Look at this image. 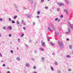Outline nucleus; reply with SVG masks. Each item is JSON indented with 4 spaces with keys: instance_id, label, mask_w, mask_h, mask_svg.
<instances>
[{
    "instance_id": "1",
    "label": "nucleus",
    "mask_w": 73,
    "mask_h": 73,
    "mask_svg": "<svg viewBox=\"0 0 73 73\" xmlns=\"http://www.w3.org/2000/svg\"><path fill=\"white\" fill-rule=\"evenodd\" d=\"M59 44L60 46V48L62 49L64 48V45L63 44V43L61 42H59Z\"/></svg>"
},
{
    "instance_id": "2",
    "label": "nucleus",
    "mask_w": 73,
    "mask_h": 73,
    "mask_svg": "<svg viewBox=\"0 0 73 73\" xmlns=\"http://www.w3.org/2000/svg\"><path fill=\"white\" fill-rule=\"evenodd\" d=\"M41 43L43 46H45V42H43V40H41Z\"/></svg>"
},
{
    "instance_id": "3",
    "label": "nucleus",
    "mask_w": 73,
    "mask_h": 73,
    "mask_svg": "<svg viewBox=\"0 0 73 73\" xmlns=\"http://www.w3.org/2000/svg\"><path fill=\"white\" fill-rule=\"evenodd\" d=\"M63 11L64 12H66L67 14H68V11H67V10L65 9Z\"/></svg>"
},
{
    "instance_id": "4",
    "label": "nucleus",
    "mask_w": 73,
    "mask_h": 73,
    "mask_svg": "<svg viewBox=\"0 0 73 73\" xmlns=\"http://www.w3.org/2000/svg\"><path fill=\"white\" fill-rule=\"evenodd\" d=\"M8 28L9 30H12V27H11V26H9L8 27Z\"/></svg>"
},
{
    "instance_id": "5",
    "label": "nucleus",
    "mask_w": 73,
    "mask_h": 73,
    "mask_svg": "<svg viewBox=\"0 0 73 73\" xmlns=\"http://www.w3.org/2000/svg\"><path fill=\"white\" fill-rule=\"evenodd\" d=\"M58 5L59 6H61L62 5H63V6H64V4L62 3H61V4L59 3Z\"/></svg>"
},
{
    "instance_id": "6",
    "label": "nucleus",
    "mask_w": 73,
    "mask_h": 73,
    "mask_svg": "<svg viewBox=\"0 0 73 73\" xmlns=\"http://www.w3.org/2000/svg\"><path fill=\"white\" fill-rule=\"evenodd\" d=\"M40 50H41V51H44V48H40Z\"/></svg>"
},
{
    "instance_id": "7",
    "label": "nucleus",
    "mask_w": 73,
    "mask_h": 73,
    "mask_svg": "<svg viewBox=\"0 0 73 73\" xmlns=\"http://www.w3.org/2000/svg\"><path fill=\"white\" fill-rule=\"evenodd\" d=\"M66 57L67 58H70V56H69V55H66Z\"/></svg>"
},
{
    "instance_id": "8",
    "label": "nucleus",
    "mask_w": 73,
    "mask_h": 73,
    "mask_svg": "<svg viewBox=\"0 0 73 73\" xmlns=\"http://www.w3.org/2000/svg\"><path fill=\"white\" fill-rule=\"evenodd\" d=\"M54 63L55 65H58V63H57V62L55 61L54 62Z\"/></svg>"
},
{
    "instance_id": "9",
    "label": "nucleus",
    "mask_w": 73,
    "mask_h": 73,
    "mask_svg": "<svg viewBox=\"0 0 73 73\" xmlns=\"http://www.w3.org/2000/svg\"><path fill=\"white\" fill-rule=\"evenodd\" d=\"M17 60L18 61H20V58L19 57H17Z\"/></svg>"
},
{
    "instance_id": "10",
    "label": "nucleus",
    "mask_w": 73,
    "mask_h": 73,
    "mask_svg": "<svg viewBox=\"0 0 73 73\" xmlns=\"http://www.w3.org/2000/svg\"><path fill=\"white\" fill-rule=\"evenodd\" d=\"M69 48H70V49H72V46L71 45H69Z\"/></svg>"
},
{
    "instance_id": "11",
    "label": "nucleus",
    "mask_w": 73,
    "mask_h": 73,
    "mask_svg": "<svg viewBox=\"0 0 73 73\" xmlns=\"http://www.w3.org/2000/svg\"><path fill=\"white\" fill-rule=\"evenodd\" d=\"M17 17V15L15 16L14 17V19H16Z\"/></svg>"
},
{
    "instance_id": "12",
    "label": "nucleus",
    "mask_w": 73,
    "mask_h": 73,
    "mask_svg": "<svg viewBox=\"0 0 73 73\" xmlns=\"http://www.w3.org/2000/svg\"><path fill=\"white\" fill-rule=\"evenodd\" d=\"M65 2L66 3H67V4H68V3H69V2H68V1L67 0H65Z\"/></svg>"
},
{
    "instance_id": "13",
    "label": "nucleus",
    "mask_w": 73,
    "mask_h": 73,
    "mask_svg": "<svg viewBox=\"0 0 73 73\" xmlns=\"http://www.w3.org/2000/svg\"><path fill=\"white\" fill-rule=\"evenodd\" d=\"M69 25H70V27H71V28H73V27L72 26V25H71V24H70Z\"/></svg>"
},
{
    "instance_id": "14",
    "label": "nucleus",
    "mask_w": 73,
    "mask_h": 73,
    "mask_svg": "<svg viewBox=\"0 0 73 73\" xmlns=\"http://www.w3.org/2000/svg\"><path fill=\"white\" fill-rule=\"evenodd\" d=\"M17 23L18 25H19V21H17Z\"/></svg>"
},
{
    "instance_id": "15",
    "label": "nucleus",
    "mask_w": 73,
    "mask_h": 73,
    "mask_svg": "<svg viewBox=\"0 0 73 73\" xmlns=\"http://www.w3.org/2000/svg\"><path fill=\"white\" fill-rule=\"evenodd\" d=\"M58 73H61V71L60 70H58L57 71Z\"/></svg>"
},
{
    "instance_id": "16",
    "label": "nucleus",
    "mask_w": 73,
    "mask_h": 73,
    "mask_svg": "<svg viewBox=\"0 0 73 73\" xmlns=\"http://www.w3.org/2000/svg\"><path fill=\"white\" fill-rule=\"evenodd\" d=\"M37 14L38 15H40V11H38Z\"/></svg>"
},
{
    "instance_id": "17",
    "label": "nucleus",
    "mask_w": 73,
    "mask_h": 73,
    "mask_svg": "<svg viewBox=\"0 0 73 73\" xmlns=\"http://www.w3.org/2000/svg\"><path fill=\"white\" fill-rule=\"evenodd\" d=\"M31 3H33V0H30Z\"/></svg>"
},
{
    "instance_id": "18",
    "label": "nucleus",
    "mask_w": 73,
    "mask_h": 73,
    "mask_svg": "<svg viewBox=\"0 0 73 73\" xmlns=\"http://www.w3.org/2000/svg\"><path fill=\"white\" fill-rule=\"evenodd\" d=\"M31 18V15H30L28 16V18Z\"/></svg>"
},
{
    "instance_id": "19",
    "label": "nucleus",
    "mask_w": 73,
    "mask_h": 73,
    "mask_svg": "<svg viewBox=\"0 0 73 73\" xmlns=\"http://www.w3.org/2000/svg\"><path fill=\"white\" fill-rule=\"evenodd\" d=\"M23 36H24V34L23 33L21 36V37H23Z\"/></svg>"
},
{
    "instance_id": "20",
    "label": "nucleus",
    "mask_w": 73,
    "mask_h": 73,
    "mask_svg": "<svg viewBox=\"0 0 73 73\" xmlns=\"http://www.w3.org/2000/svg\"><path fill=\"white\" fill-rule=\"evenodd\" d=\"M50 68L51 70H52V71L53 70V68L52 67H51Z\"/></svg>"
},
{
    "instance_id": "21",
    "label": "nucleus",
    "mask_w": 73,
    "mask_h": 73,
    "mask_svg": "<svg viewBox=\"0 0 73 73\" xmlns=\"http://www.w3.org/2000/svg\"><path fill=\"white\" fill-rule=\"evenodd\" d=\"M48 30H49V31H51V30H52V29H51V28H49V27H48Z\"/></svg>"
},
{
    "instance_id": "22",
    "label": "nucleus",
    "mask_w": 73,
    "mask_h": 73,
    "mask_svg": "<svg viewBox=\"0 0 73 73\" xmlns=\"http://www.w3.org/2000/svg\"><path fill=\"white\" fill-rule=\"evenodd\" d=\"M68 32H70V29H69V28H68Z\"/></svg>"
},
{
    "instance_id": "23",
    "label": "nucleus",
    "mask_w": 73,
    "mask_h": 73,
    "mask_svg": "<svg viewBox=\"0 0 73 73\" xmlns=\"http://www.w3.org/2000/svg\"><path fill=\"white\" fill-rule=\"evenodd\" d=\"M44 8L45 9H48V7H45Z\"/></svg>"
},
{
    "instance_id": "24",
    "label": "nucleus",
    "mask_w": 73,
    "mask_h": 73,
    "mask_svg": "<svg viewBox=\"0 0 73 73\" xmlns=\"http://www.w3.org/2000/svg\"><path fill=\"white\" fill-rule=\"evenodd\" d=\"M3 29L5 30V27H3Z\"/></svg>"
},
{
    "instance_id": "25",
    "label": "nucleus",
    "mask_w": 73,
    "mask_h": 73,
    "mask_svg": "<svg viewBox=\"0 0 73 73\" xmlns=\"http://www.w3.org/2000/svg\"><path fill=\"white\" fill-rule=\"evenodd\" d=\"M58 20V18H56L55 19V21H57Z\"/></svg>"
},
{
    "instance_id": "26",
    "label": "nucleus",
    "mask_w": 73,
    "mask_h": 73,
    "mask_svg": "<svg viewBox=\"0 0 73 73\" xmlns=\"http://www.w3.org/2000/svg\"><path fill=\"white\" fill-rule=\"evenodd\" d=\"M0 21H3V19H2V18H1L0 19Z\"/></svg>"
},
{
    "instance_id": "27",
    "label": "nucleus",
    "mask_w": 73,
    "mask_h": 73,
    "mask_svg": "<svg viewBox=\"0 0 73 73\" xmlns=\"http://www.w3.org/2000/svg\"><path fill=\"white\" fill-rule=\"evenodd\" d=\"M11 52L12 53H13V51L12 50H11Z\"/></svg>"
},
{
    "instance_id": "28",
    "label": "nucleus",
    "mask_w": 73,
    "mask_h": 73,
    "mask_svg": "<svg viewBox=\"0 0 73 73\" xmlns=\"http://www.w3.org/2000/svg\"><path fill=\"white\" fill-rule=\"evenodd\" d=\"M9 37H11V36H12V35H11V34H10L9 35Z\"/></svg>"
},
{
    "instance_id": "29",
    "label": "nucleus",
    "mask_w": 73,
    "mask_h": 73,
    "mask_svg": "<svg viewBox=\"0 0 73 73\" xmlns=\"http://www.w3.org/2000/svg\"><path fill=\"white\" fill-rule=\"evenodd\" d=\"M70 32H69V31H67L66 32V33L68 34Z\"/></svg>"
},
{
    "instance_id": "30",
    "label": "nucleus",
    "mask_w": 73,
    "mask_h": 73,
    "mask_svg": "<svg viewBox=\"0 0 73 73\" xmlns=\"http://www.w3.org/2000/svg\"><path fill=\"white\" fill-rule=\"evenodd\" d=\"M51 45H52L53 46H54V44L52 42L51 43Z\"/></svg>"
},
{
    "instance_id": "31",
    "label": "nucleus",
    "mask_w": 73,
    "mask_h": 73,
    "mask_svg": "<svg viewBox=\"0 0 73 73\" xmlns=\"http://www.w3.org/2000/svg\"><path fill=\"white\" fill-rule=\"evenodd\" d=\"M68 70L69 72H70L71 71V69H68Z\"/></svg>"
},
{
    "instance_id": "32",
    "label": "nucleus",
    "mask_w": 73,
    "mask_h": 73,
    "mask_svg": "<svg viewBox=\"0 0 73 73\" xmlns=\"http://www.w3.org/2000/svg\"><path fill=\"white\" fill-rule=\"evenodd\" d=\"M23 29H24V30H25L26 28L25 27H23Z\"/></svg>"
},
{
    "instance_id": "33",
    "label": "nucleus",
    "mask_w": 73,
    "mask_h": 73,
    "mask_svg": "<svg viewBox=\"0 0 73 73\" xmlns=\"http://www.w3.org/2000/svg\"><path fill=\"white\" fill-rule=\"evenodd\" d=\"M0 57H2V54L1 53H0Z\"/></svg>"
},
{
    "instance_id": "34",
    "label": "nucleus",
    "mask_w": 73,
    "mask_h": 73,
    "mask_svg": "<svg viewBox=\"0 0 73 73\" xmlns=\"http://www.w3.org/2000/svg\"><path fill=\"white\" fill-rule=\"evenodd\" d=\"M58 22H60V19H58Z\"/></svg>"
},
{
    "instance_id": "35",
    "label": "nucleus",
    "mask_w": 73,
    "mask_h": 73,
    "mask_svg": "<svg viewBox=\"0 0 73 73\" xmlns=\"http://www.w3.org/2000/svg\"><path fill=\"white\" fill-rule=\"evenodd\" d=\"M45 0H41V2H44V1Z\"/></svg>"
},
{
    "instance_id": "36",
    "label": "nucleus",
    "mask_w": 73,
    "mask_h": 73,
    "mask_svg": "<svg viewBox=\"0 0 73 73\" xmlns=\"http://www.w3.org/2000/svg\"><path fill=\"white\" fill-rule=\"evenodd\" d=\"M12 23H15V21H12Z\"/></svg>"
},
{
    "instance_id": "37",
    "label": "nucleus",
    "mask_w": 73,
    "mask_h": 73,
    "mask_svg": "<svg viewBox=\"0 0 73 73\" xmlns=\"http://www.w3.org/2000/svg\"><path fill=\"white\" fill-rule=\"evenodd\" d=\"M2 66H5V64H3L2 65Z\"/></svg>"
},
{
    "instance_id": "38",
    "label": "nucleus",
    "mask_w": 73,
    "mask_h": 73,
    "mask_svg": "<svg viewBox=\"0 0 73 73\" xmlns=\"http://www.w3.org/2000/svg\"><path fill=\"white\" fill-rule=\"evenodd\" d=\"M57 11H58V12H59L60 11V9H57Z\"/></svg>"
},
{
    "instance_id": "39",
    "label": "nucleus",
    "mask_w": 73,
    "mask_h": 73,
    "mask_svg": "<svg viewBox=\"0 0 73 73\" xmlns=\"http://www.w3.org/2000/svg\"><path fill=\"white\" fill-rule=\"evenodd\" d=\"M50 26H52V23H50Z\"/></svg>"
},
{
    "instance_id": "40",
    "label": "nucleus",
    "mask_w": 73,
    "mask_h": 73,
    "mask_svg": "<svg viewBox=\"0 0 73 73\" xmlns=\"http://www.w3.org/2000/svg\"><path fill=\"white\" fill-rule=\"evenodd\" d=\"M7 73H11V72H10V71H8Z\"/></svg>"
},
{
    "instance_id": "41",
    "label": "nucleus",
    "mask_w": 73,
    "mask_h": 73,
    "mask_svg": "<svg viewBox=\"0 0 73 73\" xmlns=\"http://www.w3.org/2000/svg\"><path fill=\"white\" fill-rule=\"evenodd\" d=\"M36 17L37 18H38H38H39V16H36Z\"/></svg>"
},
{
    "instance_id": "42",
    "label": "nucleus",
    "mask_w": 73,
    "mask_h": 73,
    "mask_svg": "<svg viewBox=\"0 0 73 73\" xmlns=\"http://www.w3.org/2000/svg\"><path fill=\"white\" fill-rule=\"evenodd\" d=\"M69 38H67L66 39L67 41H69Z\"/></svg>"
},
{
    "instance_id": "43",
    "label": "nucleus",
    "mask_w": 73,
    "mask_h": 73,
    "mask_svg": "<svg viewBox=\"0 0 73 73\" xmlns=\"http://www.w3.org/2000/svg\"><path fill=\"white\" fill-rule=\"evenodd\" d=\"M42 60H44V58H42Z\"/></svg>"
},
{
    "instance_id": "44",
    "label": "nucleus",
    "mask_w": 73,
    "mask_h": 73,
    "mask_svg": "<svg viewBox=\"0 0 73 73\" xmlns=\"http://www.w3.org/2000/svg\"><path fill=\"white\" fill-rule=\"evenodd\" d=\"M9 21H11V18H9Z\"/></svg>"
},
{
    "instance_id": "45",
    "label": "nucleus",
    "mask_w": 73,
    "mask_h": 73,
    "mask_svg": "<svg viewBox=\"0 0 73 73\" xmlns=\"http://www.w3.org/2000/svg\"><path fill=\"white\" fill-rule=\"evenodd\" d=\"M60 17H61L62 18V17H63V15H61L60 16Z\"/></svg>"
},
{
    "instance_id": "46",
    "label": "nucleus",
    "mask_w": 73,
    "mask_h": 73,
    "mask_svg": "<svg viewBox=\"0 0 73 73\" xmlns=\"http://www.w3.org/2000/svg\"><path fill=\"white\" fill-rule=\"evenodd\" d=\"M34 69H36V66H34Z\"/></svg>"
},
{
    "instance_id": "47",
    "label": "nucleus",
    "mask_w": 73,
    "mask_h": 73,
    "mask_svg": "<svg viewBox=\"0 0 73 73\" xmlns=\"http://www.w3.org/2000/svg\"><path fill=\"white\" fill-rule=\"evenodd\" d=\"M18 40L19 41H20V39H18Z\"/></svg>"
},
{
    "instance_id": "48",
    "label": "nucleus",
    "mask_w": 73,
    "mask_h": 73,
    "mask_svg": "<svg viewBox=\"0 0 73 73\" xmlns=\"http://www.w3.org/2000/svg\"><path fill=\"white\" fill-rule=\"evenodd\" d=\"M35 25V23H33V25Z\"/></svg>"
},
{
    "instance_id": "49",
    "label": "nucleus",
    "mask_w": 73,
    "mask_h": 73,
    "mask_svg": "<svg viewBox=\"0 0 73 73\" xmlns=\"http://www.w3.org/2000/svg\"><path fill=\"white\" fill-rule=\"evenodd\" d=\"M17 50H18V49H19V48H18V47H17Z\"/></svg>"
},
{
    "instance_id": "50",
    "label": "nucleus",
    "mask_w": 73,
    "mask_h": 73,
    "mask_svg": "<svg viewBox=\"0 0 73 73\" xmlns=\"http://www.w3.org/2000/svg\"><path fill=\"white\" fill-rule=\"evenodd\" d=\"M56 35H58V33H57Z\"/></svg>"
},
{
    "instance_id": "51",
    "label": "nucleus",
    "mask_w": 73,
    "mask_h": 73,
    "mask_svg": "<svg viewBox=\"0 0 73 73\" xmlns=\"http://www.w3.org/2000/svg\"><path fill=\"white\" fill-rule=\"evenodd\" d=\"M48 41H50V40H49V39H48Z\"/></svg>"
},
{
    "instance_id": "52",
    "label": "nucleus",
    "mask_w": 73,
    "mask_h": 73,
    "mask_svg": "<svg viewBox=\"0 0 73 73\" xmlns=\"http://www.w3.org/2000/svg\"><path fill=\"white\" fill-rule=\"evenodd\" d=\"M24 9H26V8H24Z\"/></svg>"
},
{
    "instance_id": "53",
    "label": "nucleus",
    "mask_w": 73,
    "mask_h": 73,
    "mask_svg": "<svg viewBox=\"0 0 73 73\" xmlns=\"http://www.w3.org/2000/svg\"><path fill=\"white\" fill-rule=\"evenodd\" d=\"M23 21H22V23H23Z\"/></svg>"
},
{
    "instance_id": "54",
    "label": "nucleus",
    "mask_w": 73,
    "mask_h": 73,
    "mask_svg": "<svg viewBox=\"0 0 73 73\" xmlns=\"http://www.w3.org/2000/svg\"><path fill=\"white\" fill-rule=\"evenodd\" d=\"M23 25H25V23H23Z\"/></svg>"
},
{
    "instance_id": "55",
    "label": "nucleus",
    "mask_w": 73,
    "mask_h": 73,
    "mask_svg": "<svg viewBox=\"0 0 73 73\" xmlns=\"http://www.w3.org/2000/svg\"><path fill=\"white\" fill-rule=\"evenodd\" d=\"M34 73H37V72H34Z\"/></svg>"
},
{
    "instance_id": "56",
    "label": "nucleus",
    "mask_w": 73,
    "mask_h": 73,
    "mask_svg": "<svg viewBox=\"0 0 73 73\" xmlns=\"http://www.w3.org/2000/svg\"><path fill=\"white\" fill-rule=\"evenodd\" d=\"M1 36V34H0V36Z\"/></svg>"
},
{
    "instance_id": "57",
    "label": "nucleus",
    "mask_w": 73,
    "mask_h": 73,
    "mask_svg": "<svg viewBox=\"0 0 73 73\" xmlns=\"http://www.w3.org/2000/svg\"><path fill=\"white\" fill-rule=\"evenodd\" d=\"M70 54H71V53L70 52Z\"/></svg>"
},
{
    "instance_id": "58",
    "label": "nucleus",
    "mask_w": 73,
    "mask_h": 73,
    "mask_svg": "<svg viewBox=\"0 0 73 73\" xmlns=\"http://www.w3.org/2000/svg\"><path fill=\"white\" fill-rule=\"evenodd\" d=\"M48 1H49L50 0H47Z\"/></svg>"
},
{
    "instance_id": "59",
    "label": "nucleus",
    "mask_w": 73,
    "mask_h": 73,
    "mask_svg": "<svg viewBox=\"0 0 73 73\" xmlns=\"http://www.w3.org/2000/svg\"><path fill=\"white\" fill-rule=\"evenodd\" d=\"M72 54H73V53H72Z\"/></svg>"
},
{
    "instance_id": "60",
    "label": "nucleus",
    "mask_w": 73,
    "mask_h": 73,
    "mask_svg": "<svg viewBox=\"0 0 73 73\" xmlns=\"http://www.w3.org/2000/svg\"><path fill=\"white\" fill-rule=\"evenodd\" d=\"M8 69H9V67H8Z\"/></svg>"
}]
</instances>
